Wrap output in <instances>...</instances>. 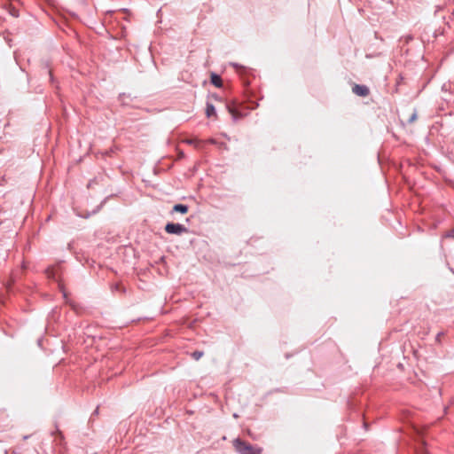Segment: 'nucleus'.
<instances>
[{
    "label": "nucleus",
    "mask_w": 454,
    "mask_h": 454,
    "mask_svg": "<svg viewBox=\"0 0 454 454\" xmlns=\"http://www.w3.org/2000/svg\"><path fill=\"white\" fill-rule=\"evenodd\" d=\"M232 445L238 454H262V449L253 445L240 438H235Z\"/></svg>",
    "instance_id": "nucleus-1"
},
{
    "label": "nucleus",
    "mask_w": 454,
    "mask_h": 454,
    "mask_svg": "<svg viewBox=\"0 0 454 454\" xmlns=\"http://www.w3.org/2000/svg\"><path fill=\"white\" fill-rule=\"evenodd\" d=\"M164 229L168 234L182 235L188 232V228L181 223H168Z\"/></svg>",
    "instance_id": "nucleus-2"
},
{
    "label": "nucleus",
    "mask_w": 454,
    "mask_h": 454,
    "mask_svg": "<svg viewBox=\"0 0 454 454\" xmlns=\"http://www.w3.org/2000/svg\"><path fill=\"white\" fill-rule=\"evenodd\" d=\"M352 91L360 97H367L370 94V90L366 85L356 84L352 88Z\"/></svg>",
    "instance_id": "nucleus-3"
},
{
    "label": "nucleus",
    "mask_w": 454,
    "mask_h": 454,
    "mask_svg": "<svg viewBox=\"0 0 454 454\" xmlns=\"http://www.w3.org/2000/svg\"><path fill=\"white\" fill-rule=\"evenodd\" d=\"M184 143L191 145H194L196 148H199V149L202 148V146L204 145V142L202 140H200L197 138L185 139Z\"/></svg>",
    "instance_id": "nucleus-4"
},
{
    "label": "nucleus",
    "mask_w": 454,
    "mask_h": 454,
    "mask_svg": "<svg viewBox=\"0 0 454 454\" xmlns=\"http://www.w3.org/2000/svg\"><path fill=\"white\" fill-rule=\"evenodd\" d=\"M211 83L217 88H221L223 86V81L220 75L212 73L211 74Z\"/></svg>",
    "instance_id": "nucleus-5"
},
{
    "label": "nucleus",
    "mask_w": 454,
    "mask_h": 454,
    "mask_svg": "<svg viewBox=\"0 0 454 454\" xmlns=\"http://www.w3.org/2000/svg\"><path fill=\"white\" fill-rule=\"evenodd\" d=\"M188 206L187 205H184V204H176L174 207H173V209L172 211L173 212H178V213H181V214H186L188 212Z\"/></svg>",
    "instance_id": "nucleus-6"
},
{
    "label": "nucleus",
    "mask_w": 454,
    "mask_h": 454,
    "mask_svg": "<svg viewBox=\"0 0 454 454\" xmlns=\"http://www.w3.org/2000/svg\"><path fill=\"white\" fill-rule=\"evenodd\" d=\"M216 113H215V108L214 106V105L210 102H207V105H206V115L207 117H211L213 115H215Z\"/></svg>",
    "instance_id": "nucleus-7"
},
{
    "label": "nucleus",
    "mask_w": 454,
    "mask_h": 454,
    "mask_svg": "<svg viewBox=\"0 0 454 454\" xmlns=\"http://www.w3.org/2000/svg\"><path fill=\"white\" fill-rule=\"evenodd\" d=\"M203 355H204L203 351L195 350V351H193V352L191 354V356H192L194 360L198 361V360H200V359L203 356Z\"/></svg>",
    "instance_id": "nucleus-8"
},
{
    "label": "nucleus",
    "mask_w": 454,
    "mask_h": 454,
    "mask_svg": "<svg viewBox=\"0 0 454 454\" xmlns=\"http://www.w3.org/2000/svg\"><path fill=\"white\" fill-rule=\"evenodd\" d=\"M56 270H57L55 268H48L46 270V274H47L48 278H55Z\"/></svg>",
    "instance_id": "nucleus-9"
},
{
    "label": "nucleus",
    "mask_w": 454,
    "mask_h": 454,
    "mask_svg": "<svg viewBox=\"0 0 454 454\" xmlns=\"http://www.w3.org/2000/svg\"><path fill=\"white\" fill-rule=\"evenodd\" d=\"M416 119H417V112L414 110L412 114L409 117L407 122L408 123H412Z\"/></svg>",
    "instance_id": "nucleus-10"
},
{
    "label": "nucleus",
    "mask_w": 454,
    "mask_h": 454,
    "mask_svg": "<svg viewBox=\"0 0 454 454\" xmlns=\"http://www.w3.org/2000/svg\"><path fill=\"white\" fill-rule=\"evenodd\" d=\"M10 13H11V15H12V16H13V17H18V16H19V12H18V10H17V9H15L14 7H12V8L10 9Z\"/></svg>",
    "instance_id": "nucleus-11"
},
{
    "label": "nucleus",
    "mask_w": 454,
    "mask_h": 454,
    "mask_svg": "<svg viewBox=\"0 0 454 454\" xmlns=\"http://www.w3.org/2000/svg\"><path fill=\"white\" fill-rule=\"evenodd\" d=\"M203 142H204V144H205V143H209V144H212V145H215V144H217L216 140H215V139H214V138H210V139H208V140H207V141H203Z\"/></svg>",
    "instance_id": "nucleus-12"
},
{
    "label": "nucleus",
    "mask_w": 454,
    "mask_h": 454,
    "mask_svg": "<svg viewBox=\"0 0 454 454\" xmlns=\"http://www.w3.org/2000/svg\"><path fill=\"white\" fill-rule=\"evenodd\" d=\"M229 111L232 114L233 118L236 119L235 111L233 109L230 108V107H229Z\"/></svg>",
    "instance_id": "nucleus-13"
},
{
    "label": "nucleus",
    "mask_w": 454,
    "mask_h": 454,
    "mask_svg": "<svg viewBox=\"0 0 454 454\" xmlns=\"http://www.w3.org/2000/svg\"><path fill=\"white\" fill-rule=\"evenodd\" d=\"M448 237H452L454 238V230L451 231V232L450 234H448Z\"/></svg>",
    "instance_id": "nucleus-14"
},
{
    "label": "nucleus",
    "mask_w": 454,
    "mask_h": 454,
    "mask_svg": "<svg viewBox=\"0 0 454 454\" xmlns=\"http://www.w3.org/2000/svg\"><path fill=\"white\" fill-rule=\"evenodd\" d=\"M442 335V333H439L436 336V340H439L441 338V336Z\"/></svg>",
    "instance_id": "nucleus-15"
},
{
    "label": "nucleus",
    "mask_w": 454,
    "mask_h": 454,
    "mask_svg": "<svg viewBox=\"0 0 454 454\" xmlns=\"http://www.w3.org/2000/svg\"><path fill=\"white\" fill-rule=\"evenodd\" d=\"M94 412H95V414H98V407H97V409L95 410V411H94Z\"/></svg>",
    "instance_id": "nucleus-16"
}]
</instances>
